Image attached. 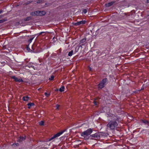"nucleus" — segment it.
<instances>
[{
  "label": "nucleus",
  "mask_w": 149,
  "mask_h": 149,
  "mask_svg": "<svg viewBox=\"0 0 149 149\" xmlns=\"http://www.w3.org/2000/svg\"><path fill=\"white\" fill-rule=\"evenodd\" d=\"M93 132V130L91 128H89L87 130L81 133V135L82 137H84L85 140L88 139L90 137L89 136Z\"/></svg>",
  "instance_id": "obj_1"
},
{
  "label": "nucleus",
  "mask_w": 149,
  "mask_h": 149,
  "mask_svg": "<svg viewBox=\"0 0 149 149\" xmlns=\"http://www.w3.org/2000/svg\"><path fill=\"white\" fill-rule=\"evenodd\" d=\"M107 127L111 130H113L118 126L117 123L115 120H111L107 125Z\"/></svg>",
  "instance_id": "obj_2"
},
{
  "label": "nucleus",
  "mask_w": 149,
  "mask_h": 149,
  "mask_svg": "<svg viewBox=\"0 0 149 149\" xmlns=\"http://www.w3.org/2000/svg\"><path fill=\"white\" fill-rule=\"evenodd\" d=\"M65 130H63L61 131V132L57 133L56 134L54 135L53 136L51 137V138L49 139H48L49 141H50L51 140L54 139L60 136L65 131Z\"/></svg>",
  "instance_id": "obj_3"
},
{
  "label": "nucleus",
  "mask_w": 149,
  "mask_h": 149,
  "mask_svg": "<svg viewBox=\"0 0 149 149\" xmlns=\"http://www.w3.org/2000/svg\"><path fill=\"white\" fill-rule=\"evenodd\" d=\"M101 135V132H97L94 134H91L90 136V137L98 139L100 138Z\"/></svg>",
  "instance_id": "obj_4"
},
{
  "label": "nucleus",
  "mask_w": 149,
  "mask_h": 149,
  "mask_svg": "<svg viewBox=\"0 0 149 149\" xmlns=\"http://www.w3.org/2000/svg\"><path fill=\"white\" fill-rule=\"evenodd\" d=\"M11 77L12 79H14L16 82H21L23 81V80L22 79H19L18 78L16 77L15 76H11Z\"/></svg>",
  "instance_id": "obj_5"
},
{
  "label": "nucleus",
  "mask_w": 149,
  "mask_h": 149,
  "mask_svg": "<svg viewBox=\"0 0 149 149\" xmlns=\"http://www.w3.org/2000/svg\"><path fill=\"white\" fill-rule=\"evenodd\" d=\"M86 22L85 20H82L77 22L74 23L73 24V25L75 26H79L81 24H85Z\"/></svg>",
  "instance_id": "obj_6"
},
{
  "label": "nucleus",
  "mask_w": 149,
  "mask_h": 149,
  "mask_svg": "<svg viewBox=\"0 0 149 149\" xmlns=\"http://www.w3.org/2000/svg\"><path fill=\"white\" fill-rule=\"evenodd\" d=\"M104 85L100 82L98 85V87L99 89H101L104 87Z\"/></svg>",
  "instance_id": "obj_7"
},
{
  "label": "nucleus",
  "mask_w": 149,
  "mask_h": 149,
  "mask_svg": "<svg viewBox=\"0 0 149 149\" xmlns=\"http://www.w3.org/2000/svg\"><path fill=\"white\" fill-rule=\"evenodd\" d=\"M99 101V98H98L95 99L93 101V103L95 105H97L98 103V101Z\"/></svg>",
  "instance_id": "obj_8"
},
{
  "label": "nucleus",
  "mask_w": 149,
  "mask_h": 149,
  "mask_svg": "<svg viewBox=\"0 0 149 149\" xmlns=\"http://www.w3.org/2000/svg\"><path fill=\"white\" fill-rule=\"evenodd\" d=\"M107 81V78H105L103 79L101 81L102 83L104 84V85L105 84Z\"/></svg>",
  "instance_id": "obj_9"
},
{
  "label": "nucleus",
  "mask_w": 149,
  "mask_h": 149,
  "mask_svg": "<svg viewBox=\"0 0 149 149\" xmlns=\"http://www.w3.org/2000/svg\"><path fill=\"white\" fill-rule=\"evenodd\" d=\"M26 136H24V137L20 136L19 137V139H18L19 142H20L26 139Z\"/></svg>",
  "instance_id": "obj_10"
},
{
  "label": "nucleus",
  "mask_w": 149,
  "mask_h": 149,
  "mask_svg": "<svg viewBox=\"0 0 149 149\" xmlns=\"http://www.w3.org/2000/svg\"><path fill=\"white\" fill-rule=\"evenodd\" d=\"M114 3V2H110L107 3V4H106V5L107 7H109L111 6H112V5H113V3Z\"/></svg>",
  "instance_id": "obj_11"
},
{
  "label": "nucleus",
  "mask_w": 149,
  "mask_h": 149,
  "mask_svg": "<svg viewBox=\"0 0 149 149\" xmlns=\"http://www.w3.org/2000/svg\"><path fill=\"white\" fill-rule=\"evenodd\" d=\"M141 121L142 123H144L145 124H147L148 125V124H149V122L147 120H141Z\"/></svg>",
  "instance_id": "obj_12"
},
{
  "label": "nucleus",
  "mask_w": 149,
  "mask_h": 149,
  "mask_svg": "<svg viewBox=\"0 0 149 149\" xmlns=\"http://www.w3.org/2000/svg\"><path fill=\"white\" fill-rule=\"evenodd\" d=\"M29 99V97L28 96L23 97L22 98V100L24 101H27Z\"/></svg>",
  "instance_id": "obj_13"
},
{
  "label": "nucleus",
  "mask_w": 149,
  "mask_h": 149,
  "mask_svg": "<svg viewBox=\"0 0 149 149\" xmlns=\"http://www.w3.org/2000/svg\"><path fill=\"white\" fill-rule=\"evenodd\" d=\"M28 105V108L29 109H30L31 108V107L32 106H33L34 105V104L33 103H29L27 104Z\"/></svg>",
  "instance_id": "obj_14"
},
{
  "label": "nucleus",
  "mask_w": 149,
  "mask_h": 149,
  "mask_svg": "<svg viewBox=\"0 0 149 149\" xmlns=\"http://www.w3.org/2000/svg\"><path fill=\"white\" fill-rule=\"evenodd\" d=\"M31 19V17H28L24 19V20L26 21H29Z\"/></svg>",
  "instance_id": "obj_15"
},
{
  "label": "nucleus",
  "mask_w": 149,
  "mask_h": 149,
  "mask_svg": "<svg viewBox=\"0 0 149 149\" xmlns=\"http://www.w3.org/2000/svg\"><path fill=\"white\" fill-rule=\"evenodd\" d=\"M64 86H62L61 88H60L59 91L61 92H63L64 91Z\"/></svg>",
  "instance_id": "obj_16"
},
{
  "label": "nucleus",
  "mask_w": 149,
  "mask_h": 149,
  "mask_svg": "<svg viewBox=\"0 0 149 149\" xmlns=\"http://www.w3.org/2000/svg\"><path fill=\"white\" fill-rule=\"evenodd\" d=\"M73 50H71L70 52H69L68 54V56H71L73 54Z\"/></svg>",
  "instance_id": "obj_17"
},
{
  "label": "nucleus",
  "mask_w": 149,
  "mask_h": 149,
  "mask_svg": "<svg viewBox=\"0 0 149 149\" xmlns=\"http://www.w3.org/2000/svg\"><path fill=\"white\" fill-rule=\"evenodd\" d=\"M31 15L33 16H36V11L32 12L31 13Z\"/></svg>",
  "instance_id": "obj_18"
},
{
  "label": "nucleus",
  "mask_w": 149,
  "mask_h": 149,
  "mask_svg": "<svg viewBox=\"0 0 149 149\" xmlns=\"http://www.w3.org/2000/svg\"><path fill=\"white\" fill-rule=\"evenodd\" d=\"M39 125L41 126L43 125H44V122L42 121H41L39 122Z\"/></svg>",
  "instance_id": "obj_19"
},
{
  "label": "nucleus",
  "mask_w": 149,
  "mask_h": 149,
  "mask_svg": "<svg viewBox=\"0 0 149 149\" xmlns=\"http://www.w3.org/2000/svg\"><path fill=\"white\" fill-rule=\"evenodd\" d=\"M54 78V76L53 75H52L51 77L49 78V80H53Z\"/></svg>",
  "instance_id": "obj_20"
},
{
  "label": "nucleus",
  "mask_w": 149,
  "mask_h": 149,
  "mask_svg": "<svg viewBox=\"0 0 149 149\" xmlns=\"http://www.w3.org/2000/svg\"><path fill=\"white\" fill-rule=\"evenodd\" d=\"M36 11V16H39L40 15L39 13H40V11Z\"/></svg>",
  "instance_id": "obj_21"
},
{
  "label": "nucleus",
  "mask_w": 149,
  "mask_h": 149,
  "mask_svg": "<svg viewBox=\"0 0 149 149\" xmlns=\"http://www.w3.org/2000/svg\"><path fill=\"white\" fill-rule=\"evenodd\" d=\"M6 20L5 19H3L0 20V23H2L6 21Z\"/></svg>",
  "instance_id": "obj_22"
},
{
  "label": "nucleus",
  "mask_w": 149,
  "mask_h": 149,
  "mask_svg": "<svg viewBox=\"0 0 149 149\" xmlns=\"http://www.w3.org/2000/svg\"><path fill=\"white\" fill-rule=\"evenodd\" d=\"M86 41V38H84L81 40V43H84Z\"/></svg>",
  "instance_id": "obj_23"
},
{
  "label": "nucleus",
  "mask_w": 149,
  "mask_h": 149,
  "mask_svg": "<svg viewBox=\"0 0 149 149\" xmlns=\"http://www.w3.org/2000/svg\"><path fill=\"white\" fill-rule=\"evenodd\" d=\"M50 93H47L46 92L45 93V95L47 97H48L50 95Z\"/></svg>",
  "instance_id": "obj_24"
},
{
  "label": "nucleus",
  "mask_w": 149,
  "mask_h": 149,
  "mask_svg": "<svg viewBox=\"0 0 149 149\" xmlns=\"http://www.w3.org/2000/svg\"><path fill=\"white\" fill-rule=\"evenodd\" d=\"M33 38H30V39L28 41L29 42V43H30L31 42L32 40L33 39Z\"/></svg>",
  "instance_id": "obj_25"
},
{
  "label": "nucleus",
  "mask_w": 149,
  "mask_h": 149,
  "mask_svg": "<svg viewBox=\"0 0 149 149\" xmlns=\"http://www.w3.org/2000/svg\"><path fill=\"white\" fill-rule=\"evenodd\" d=\"M87 11V10L86 9H84L83 10V12L84 13V14H85L86 13Z\"/></svg>",
  "instance_id": "obj_26"
},
{
  "label": "nucleus",
  "mask_w": 149,
  "mask_h": 149,
  "mask_svg": "<svg viewBox=\"0 0 149 149\" xmlns=\"http://www.w3.org/2000/svg\"><path fill=\"white\" fill-rule=\"evenodd\" d=\"M44 13V11H40V13H39L40 14V15H39V16H42V13Z\"/></svg>",
  "instance_id": "obj_27"
},
{
  "label": "nucleus",
  "mask_w": 149,
  "mask_h": 149,
  "mask_svg": "<svg viewBox=\"0 0 149 149\" xmlns=\"http://www.w3.org/2000/svg\"><path fill=\"white\" fill-rule=\"evenodd\" d=\"M45 33V32H41L39 33L38 34V35H41L42 34Z\"/></svg>",
  "instance_id": "obj_28"
},
{
  "label": "nucleus",
  "mask_w": 149,
  "mask_h": 149,
  "mask_svg": "<svg viewBox=\"0 0 149 149\" xmlns=\"http://www.w3.org/2000/svg\"><path fill=\"white\" fill-rule=\"evenodd\" d=\"M60 105L57 104L56 105V107L57 109H58V107H59Z\"/></svg>",
  "instance_id": "obj_29"
},
{
  "label": "nucleus",
  "mask_w": 149,
  "mask_h": 149,
  "mask_svg": "<svg viewBox=\"0 0 149 149\" xmlns=\"http://www.w3.org/2000/svg\"><path fill=\"white\" fill-rule=\"evenodd\" d=\"M42 1L41 0H38L37 1V3H40L41 1Z\"/></svg>",
  "instance_id": "obj_30"
},
{
  "label": "nucleus",
  "mask_w": 149,
  "mask_h": 149,
  "mask_svg": "<svg viewBox=\"0 0 149 149\" xmlns=\"http://www.w3.org/2000/svg\"><path fill=\"white\" fill-rule=\"evenodd\" d=\"M27 49L28 50H30V48L29 47V46H27Z\"/></svg>",
  "instance_id": "obj_31"
},
{
  "label": "nucleus",
  "mask_w": 149,
  "mask_h": 149,
  "mask_svg": "<svg viewBox=\"0 0 149 149\" xmlns=\"http://www.w3.org/2000/svg\"><path fill=\"white\" fill-rule=\"evenodd\" d=\"M42 13V15H44L45 14V11H44V13Z\"/></svg>",
  "instance_id": "obj_32"
},
{
  "label": "nucleus",
  "mask_w": 149,
  "mask_h": 149,
  "mask_svg": "<svg viewBox=\"0 0 149 149\" xmlns=\"http://www.w3.org/2000/svg\"><path fill=\"white\" fill-rule=\"evenodd\" d=\"M3 12V10H0V14L1 13Z\"/></svg>",
  "instance_id": "obj_33"
},
{
  "label": "nucleus",
  "mask_w": 149,
  "mask_h": 149,
  "mask_svg": "<svg viewBox=\"0 0 149 149\" xmlns=\"http://www.w3.org/2000/svg\"><path fill=\"white\" fill-rule=\"evenodd\" d=\"M147 3H149V0H147Z\"/></svg>",
  "instance_id": "obj_34"
},
{
  "label": "nucleus",
  "mask_w": 149,
  "mask_h": 149,
  "mask_svg": "<svg viewBox=\"0 0 149 149\" xmlns=\"http://www.w3.org/2000/svg\"><path fill=\"white\" fill-rule=\"evenodd\" d=\"M2 17V15H0V19Z\"/></svg>",
  "instance_id": "obj_35"
},
{
  "label": "nucleus",
  "mask_w": 149,
  "mask_h": 149,
  "mask_svg": "<svg viewBox=\"0 0 149 149\" xmlns=\"http://www.w3.org/2000/svg\"><path fill=\"white\" fill-rule=\"evenodd\" d=\"M90 70H91V68H90Z\"/></svg>",
  "instance_id": "obj_36"
},
{
  "label": "nucleus",
  "mask_w": 149,
  "mask_h": 149,
  "mask_svg": "<svg viewBox=\"0 0 149 149\" xmlns=\"http://www.w3.org/2000/svg\"><path fill=\"white\" fill-rule=\"evenodd\" d=\"M148 16H149V15H148Z\"/></svg>",
  "instance_id": "obj_37"
}]
</instances>
